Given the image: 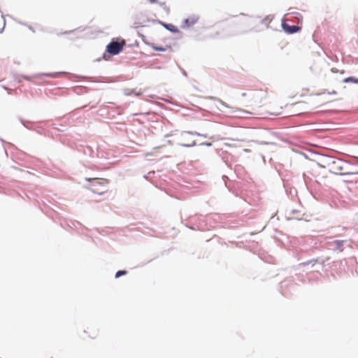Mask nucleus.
<instances>
[{"label":"nucleus","mask_w":358,"mask_h":358,"mask_svg":"<svg viewBox=\"0 0 358 358\" xmlns=\"http://www.w3.org/2000/svg\"><path fill=\"white\" fill-rule=\"evenodd\" d=\"M327 164L330 172L337 175H349L352 173L349 171L351 165L348 162L331 157H327Z\"/></svg>","instance_id":"f257e3e1"},{"label":"nucleus","mask_w":358,"mask_h":358,"mask_svg":"<svg viewBox=\"0 0 358 358\" xmlns=\"http://www.w3.org/2000/svg\"><path fill=\"white\" fill-rule=\"evenodd\" d=\"M211 217L209 216H195L189 219V229L192 230L206 231L213 227Z\"/></svg>","instance_id":"f03ea898"},{"label":"nucleus","mask_w":358,"mask_h":358,"mask_svg":"<svg viewBox=\"0 0 358 358\" xmlns=\"http://www.w3.org/2000/svg\"><path fill=\"white\" fill-rule=\"evenodd\" d=\"M296 288V285L292 283L291 280H285L280 284V292L285 296H289Z\"/></svg>","instance_id":"7ed1b4c3"},{"label":"nucleus","mask_w":358,"mask_h":358,"mask_svg":"<svg viewBox=\"0 0 358 358\" xmlns=\"http://www.w3.org/2000/svg\"><path fill=\"white\" fill-rule=\"evenodd\" d=\"M122 49L123 44L115 41H112L106 46V51L113 56L118 55Z\"/></svg>","instance_id":"20e7f679"},{"label":"nucleus","mask_w":358,"mask_h":358,"mask_svg":"<svg viewBox=\"0 0 358 358\" xmlns=\"http://www.w3.org/2000/svg\"><path fill=\"white\" fill-rule=\"evenodd\" d=\"M344 243L345 241L343 240H336L332 238H329L327 241V247L328 249L331 250L333 251L340 250L343 248Z\"/></svg>","instance_id":"39448f33"},{"label":"nucleus","mask_w":358,"mask_h":358,"mask_svg":"<svg viewBox=\"0 0 358 358\" xmlns=\"http://www.w3.org/2000/svg\"><path fill=\"white\" fill-rule=\"evenodd\" d=\"M283 30L289 34H292L294 33H296L299 29L300 27L296 25H289L287 23H283L282 24Z\"/></svg>","instance_id":"423d86ee"},{"label":"nucleus","mask_w":358,"mask_h":358,"mask_svg":"<svg viewBox=\"0 0 358 358\" xmlns=\"http://www.w3.org/2000/svg\"><path fill=\"white\" fill-rule=\"evenodd\" d=\"M199 20V17L196 16H192L185 19L183 21V24L182 25V28L189 27L194 24H195Z\"/></svg>","instance_id":"0eeeda50"},{"label":"nucleus","mask_w":358,"mask_h":358,"mask_svg":"<svg viewBox=\"0 0 358 358\" xmlns=\"http://www.w3.org/2000/svg\"><path fill=\"white\" fill-rule=\"evenodd\" d=\"M324 261L321 262L320 259L319 258H317V259H312L309 261H307V262H302L301 264H299V266H308L310 264H313V266H315V263H320V264H324Z\"/></svg>","instance_id":"6e6552de"},{"label":"nucleus","mask_w":358,"mask_h":358,"mask_svg":"<svg viewBox=\"0 0 358 358\" xmlns=\"http://www.w3.org/2000/svg\"><path fill=\"white\" fill-rule=\"evenodd\" d=\"M162 25L167 30L170 31L172 33L176 34L179 32V29H178V27L172 24L162 23Z\"/></svg>","instance_id":"1a4fd4ad"},{"label":"nucleus","mask_w":358,"mask_h":358,"mask_svg":"<svg viewBox=\"0 0 358 358\" xmlns=\"http://www.w3.org/2000/svg\"><path fill=\"white\" fill-rule=\"evenodd\" d=\"M343 83H353L355 84H358V78H357L355 77H352V76L348 77V78H344Z\"/></svg>","instance_id":"9d476101"},{"label":"nucleus","mask_w":358,"mask_h":358,"mask_svg":"<svg viewBox=\"0 0 358 358\" xmlns=\"http://www.w3.org/2000/svg\"><path fill=\"white\" fill-rule=\"evenodd\" d=\"M190 134V135H193V136H201V134L199 133V132H196V131H183L182 132V136L185 135V134Z\"/></svg>","instance_id":"9b49d317"},{"label":"nucleus","mask_w":358,"mask_h":358,"mask_svg":"<svg viewBox=\"0 0 358 358\" xmlns=\"http://www.w3.org/2000/svg\"><path fill=\"white\" fill-rule=\"evenodd\" d=\"M196 145V142L194 141H193L192 142V143H179L180 146H182V147H184V148H191V147L195 146Z\"/></svg>","instance_id":"f8f14e48"},{"label":"nucleus","mask_w":358,"mask_h":358,"mask_svg":"<svg viewBox=\"0 0 358 358\" xmlns=\"http://www.w3.org/2000/svg\"><path fill=\"white\" fill-rule=\"evenodd\" d=\"M59 73H42L41 75H43V76H49V77H52V78H55L56 77L55 75L57 74H59ZM41 74H36L34 75L33 77L34 78H38Z\"/></svg>","instance_id":"ddd939ff"},{"label":"nucleus","mask_w":358,"mask_h":358,"mask_svg":"<svg viewBox=\"0 0 358 358\" xmlns=\"http://www.w3.org/2000/svg\"><path fill=\"white\" fill-rule=\"evenodd\" d=\"M208 99H211V100H214V101H218L223 106L226 107V108H228L229 106L227 105L226 103H224V101H222V100L215 97V96H208Z\"/></svg>","instance_id":"4468645a"},{"label":"nucleus","mask_w":358,"mask_h":358,"mask_svg":"<svg viewBox=\"0 0 358 358\" xmlns=\"http://www.w3.org/2000/svg\"><path fill=\"white\" fill-rule=\"evenodd\" d=\"M126 274H127V271H126L120 270V271H118L117 272H116V273H115V278H120V276L124 275H126Z\"/></svg>","instance_id":"2eb2a0df"},{"label":"nucleus","mask_w":358,"mask_h":358,"mask_svg":"<svg viewBox=\"0 0 358 358\" xmlns=\"http://www.w3.org/2000/svg\"><path fill=\"white\" fill-rule=\"evenodd\" d=\"M152 48L156 51H165L166 48L159 46L153 45Z\"/></svg>","instance_id":"dca6fc26"},{"label":"nucleus","mask_w":358,"mask_h":358,"mask_svg":"<svg viewBox=\"0 0 358 358\" xmlns=\"http://www.w3.org/2000/svg\"><path fill=\"white\" fill-rule=\"evenodd\" d=\"M213 143L211 142H206V143H201L199 144V145H206L208 147L212 146Z\"/></svg>","instance_id":"f3484780"},{"label":"nucleus","mask_w":358,"mask_h":358,"mask_svg":"<svg viewBox=\"0 0 358 358\" xmlns=\"http://www.w3.org/2000/svg\"><path fill=\"white\" fill-rule=\"evenodd\" d=\"M24 79L28 80V81H31V76H22Z\"/></svg>","instance_id":"a211bd4d"},{"label":"nucleus","mask_w":358,"mask_h":358,"mask_svg":"<svg viewBox=\"0 0 358 358\" xmlns=\"http://www.w3.org/2000/svg\"><path fill=\"white\" fill-rule=\"evenodd\" d=\"M152 3H158L159 1L157 0H148Z\"/></svg>","instance_id":"6ab92c4d"},{"label":"nucleus","mask_w":358,"mask_h":358,"mask_svg":"<svg viewBox=\"0 0 358 358\" xmlns=\"http://www.w3.org/2000/svg\"><path fill=\"white\" fill-rule=\"evenodd\" d=\"M4 27H5V26L3 25V28H1V29H0V34H1V33L3 32V29H4Z\"/></svg>","instance_id":"aec40b11"},{"label":"nucleus","mask_w":358,"mask_h":358,"mask_svg":"<svg viewBox=\"0 0 358 358\" xmlns=\"http://www.w3.org/2000/svg\"><path fill=\"white\" fill-rule=\"evenodd\" d=\"M182 74L185 76H187V73L185 71H182Z\"/></svg>","instance_id":"412c9836"},{"label":"nucleus","mask_w":358,"mask_h":358,"mask_svg":"<svg viewBox=\"0 0 358 358\" xmlns=\"http://www.w3.org/2000/svg\"><path fill=\"white\" fill-rule=\"evenodd\" d=\"M207 136H208L207 134H201V136H202V137H205V138H206V137H207Z\"/></svg>","instance_id":"4be33fe9"},{"label":"nucleus","mask_w":358,"mask_h":358,"mask_svg":"<svg viewBox=\"0 0 358 358\" xmlns=\"http://www.w3.org/2000/svg\"><path fill=\"white\" fill-rule=\"evenodd\" d=\"M297 212H298L297 210H292V213H294V214L296 213Z\"/></svg>","instance_id":"5701e85b"},{"label":"nucleus","mask_w":358,"mask_h":358,"mask_svg":"<svg viewBox=\"0 0 358 358\" xmlns=\"http://www.w3.org/2000/svg\"><path fill=\"white\" fill-rule=\"evenodd\" d=\"M160 6H165V3H159Z\"/></svg>","instance_id":"b1692460"},{"label":"nucleus","mask_w":358,"mask_h":358,"mask_svg":"<svg viewBox=\"0 0 358 358\" xmlns=\"http://www.w3.org/2000/svg\"><path fill=\"white\" fill-rule=\"evenodd\" d=\"M103 193H104V192H98V194H99V195H102Z\"/></svg>","instance_id":"393cba45"},{"label":"nucleus","mask_w":358,"mask_h":358,"mask_svg":"<svg viewBox=\"0 0 358 358\" xmlns=\"http://www.w3.org/2000/svg\"><path fill=\"white\" fill-rule=\"evenodd\" d=\"M2 18H4V16H2ZM3 24H4V25L6 24L5 19H3Z\"/></svg>","instance_id":"a878e982"},{"label":"nucleus","mask_w":358,"mask_h":358,"mask_svg":"<svg viewBox=\"0 0 358 358\" xmlns=\"http://www.w3.org/2000/svg\"><path fill=\"white\" fill-rule=\"evenodd\" d=\"M357 174H358V173H356Z\"/></svg>","instance_id":"bb28decb"}]
</instances>
